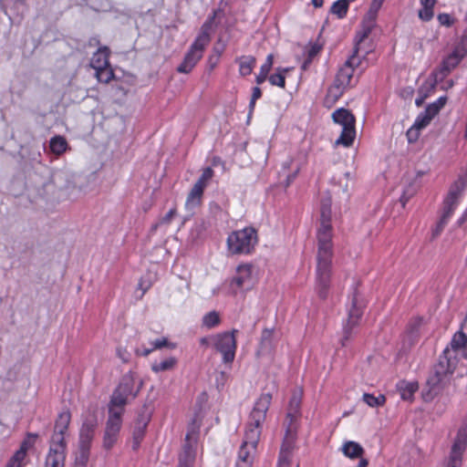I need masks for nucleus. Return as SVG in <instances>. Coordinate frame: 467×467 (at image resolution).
I'll use <instances>...</instances> for the list:
<instances>
[{
	"instance_id": "obj_33",
	"label": "nucleus",
	"mask_w": 467,
	"mask_h": 467,
	"mask_svg": "<svg viewBox=\"0 0 467 467\" xmlns=\"http://www.w3.org/2000/svg\"><path fill=\"white\" fill-rule=\"evenodd\" d=\"M108 51L107 47H104V49H99L97 53L94 54L91 64L92 67L98 70L102 67H109V60H108V54L106 53Z\"/></svg>"
},
{
	"instance_id": "obj_36",
	"label": "nucleus",
	"mask_w": 467,
	"mask_h": 467,
	"mask_svg": "<svg viewBox=\"0 0 467 467\" xmlns=\"http://www.w3.org/2000/svg\"><path fill=\"white\" fill-rule=\"evenodd\" d=\"M70 420V412L67 410L62 411L61 413H59L56 420L54 431L65 433L68 428Z\"/></svg>"
},
{
	"instance_id": "obj_16",
	"label": "nucleus",
	"mask_w": 467,
	"mask_h": 467,
	"mask_svg": "<svg viewBox=\"0 0 467 467\" xmlns=\"http://www.w3.org/2000/svg\"><path fill=\"white\" fill-rule=\"evenodd\" d=\"M98 427V418L96 413L90 412L88 413L80 428L79 431V441H78V447L79 448H85L89 449L91 446V442L93 441V438L95 436V431Z\"/></svg>"
},
{
	"instance_id": "obj_35",
	"label": "nucleus",
	"mask_w": 467,
	"mask_h": 467,
	"mask_svg": "<svg viewBox=\"0 0 467 467\" xmlns=\"http://www.w3.org/2000/svg\"><path fill=\"white\" fill-rule=\"evenodd\" d=\"M272 337H273V330H271V329H265L262 332L260 347H259V350H258L259 354H266L271 351Z\"/></svg>"
},
{
	"instance_id": "obj_15",
	"label": "nucleus",
	"mask_w": 467,
	"mask_h": 467,
	"mask_svg": "<svg viewBox=\"0 0 467 467\" xmlns=\"http://www.w3.org/2000/svg\"><path fill=\"white\" fill-rule=\"evenodd\" d=\"M234 333V331L232 333L225 332L215 337L214 347L223 355L224 363H231L234 359L236 340Z\"/></svg>"
},
{
	"instance_id": "obj_39",
	"label": "nucleus",
	"mask_w": 467,
	"mask_h": 467,
	"mask_svg": "<svg viewBox=\"0 0 467 467\" xmlns=\"http://www.w3.org/2000/svg\"><path fill=\"white\" fill-rule=\"evenodd\" d=\"M362 399L364 402L372 408L382 406L386 401L385 396L381 394L376 397L373 394L364 393Z\"/></svg>"
},
{
	"instance_id": "obj_22",
	"label": "nucleus",
	"mask_w": 467,
	"mask_h": 467,
	"mask_svg": "<svg viewBox=\"0 0 467 467\" xmlns=\"http://www.w3.org/2000/svg\"><path fill=\"white\" fill-rule=\"evenodd\" d=\"M466 446V438L460 431L451 448L450 460L447 467H460L462 455Z\"/></svg>"
},
{
	"instance_id": "obj_38",
	"label": "nucleus",
	"mask_w": 467,
	"mask_h": 467,
	"mask_svg": "<svg viewBox=\"0 0 467 467\" xmlns=\"http://www.w3.org/2000/svg\"><path fill=\"white\" fill-rule=\"evenodd\" d=\"M176 364L175 358H169L161 362H155L152 364L151 368L154 372H162L171 369Z\"/></svg>"
},
{
	"instance_id": "obj_20",
	"label": "nucleus",
	"mask_w": 467,
	"mask_h": 467,
	"mask_svg": "<svg viewBox=\"0 0 467 467\" xmlns=\"http://www.w3.org/2000/svg\"><path fill=\"white\" fill-rule=\"evenodd\" d=\"M301 418V411L298 410L287 409L285 420L284 425L285 427V434L284 439L296 440L297 429L299 426V420Z\"/></svg>"
},
{
	"instance_id": "obj_21",
	"label": "nucleus",
	"mask_w": 467,
	"mask_h": 467,
	"mask_svg": "<svg viewBox=\"0 0 467 467\" xmlns=\"http://www.w3.org/2000/svg\"><path fill=\"white\" fill-rule=\"evenodd\" d=\"M252 285V266L250 265H239L231 285L241 289H249Z\"/></svg>"
},
{
	"instance_id": "obj_1",
	"label": "nucleus",
	"mask_w": 467,
	"mask_h": 467,
	"mask_svg": "<svg viewBox=\"0 0 467 467\" xmlns=\"http://www.w3.org/2000/svg\"><path fill=\"white\" fill-rule=\"evenodd\" d=\"M331 197H323L320 205L319 226L317 230V253L316 281L320 298L325 299L330 284L333 258V228L331 224Z\"/></svg>"
},
{
	"instance_id": "obj_64",
	"label": "nucleus",
	"mask_w": 467,
	"mask_h": 467,
	"mask_svg": "<svg viewBox=\"0 0 467 467\" xmlns=\"http://www.w3.org/2000/svg\"><path fill=\"white\" fill-rule=\"evenodd\" d=\"M368 464V460L361 458L358 463V467H367Z\"/></svg>"
},
{
	"instance_id": "obj_6",
	"label": "nucleus",
	"mask_w": 467,
	"mask_h": 467,
	"mask_svg": "<svg viewBox=\"0 0 467 467\" xmlns=\"http://www.w3.org/2000/svg\"><path fill=\"white\" fill-rule=\"evenodd\" d=\"M360 60L358 56V47L354 48L353 54L345 64L339 68L334 84L329 88L328 93L335 98L340 97L344 90L351 86V80L355 67L359 66Z\"/></svg>"
},
{
	"instance_id": "obj_61",
	"label": "nucleus",
	"mask_w": 467,
	"mask_h": 467,
	"mask_svg": "<svg viewBox=\"0 0 467 467\" xmlns=\"http://www.w3.org/2000/svg\"><path fill=\"white\" fill-rule=\"evenodd\" d=\"M298 171H299V169L297 168L293 174H290V175L287 176V182H286L287 186L294 181V179L296 178Z\"/></svg>"
},
{
	"instance_id": "obj_24",
	"label": "nucleus",
	"mask_w": 467,
	"mask_h": 467,
	"mask_svg": "<svg viewBox=\"0 0 467 467\" xmlns=\"http://www.w3.org/2000/svg\"><path fill=\"white\" fill-rule=\"evenodd\" d=\"M437 80H426L418 89V96L415 99L417 107H421L425 99L434 92Z\"/></svg>"
},
{
	"instance_id": "obj_4",
	"label": "nucleus",
	"mask_w": 467,
	"mask_h": 467,
	"mask_svg": "<svg viewBox=\"0 0 467 467\" xmlns=\"http://www.w3.org/2000/svg\"><path fill=\"white\" fill-rule=\"evenodd\" d=\"M210 29L211 21H207L202 26L199 35L185 54L183 61L177 67L178 72L190 73L202 57L203 52L211 41Z\"/></svg>"
},
{
	"instance_id": "obj_5",
	"label": "nucleus",
	"mask_w": 467,
	"mask_h": 467,
	"mask_svg": "<svg viewBox=\"0 0 467 467\" xmlns=\"http://www.w3.org/2000/svg\"><path fill=\"white\" fill-rule=\"evenodd\" d=\"M257 243V231L254 227L234 231L227 238L228 251L233 254H251Z\"/></svg>"
},
{
	"instance_id": "obj_55",
	"label": "nucleus",
	"mask_w": 467,
	"mask_h": 467,
	"mask_svg": "<svg viewBox=\"0 0 467 467\" xmlns=\"http://www.w3.org/2000/svg\"><path fill=\"white\" fill-rule=\"evenodd\" d=\"M26 453L24 451V449L23 450H17L15 454L12 456V460H14V462H16L18 463H22L23 461L25 460L26 458Z\"/></svg>"
},
{
	"instance_id": "obj_45",
	"label": "nucleus",
	"mask_w": 467,
	"mask_h": 467,
	"mask_svg": "<svg viewBox=\"0 0 467 467\" xmlns=\"http://www.w3.org/2000/svg\"><path fill=\"white\" fill-rule=\"evenodd\" d=\"M301 402H302V390L298 389V390L294 391V393L292 394V397L289 400L287 409H291V410L294 409V410H300Z\"/></svg>"
},
{
	"instance_id": "obj_58",
	"label": "nucleus",
	"mask_w": 467,
	"mask_h": 467,
	"mask_svg": "<svg viewBox=\"0 0 467 467\" xmlns=\"http://www.w3.org/2000/svg\"><path fill=\"white\" fill-rule=\"evenodd\" d=\"M462 50H465V54L467 53V33L463 35L462 37L461 43L458 46Z\"/></svg>"
},
{
	"instance_id": "obj_51",
	"label": "nucleus",
	"mask_w": 467,
	"mask_h": 467,
	"mask_svg": "<svg viewBox=\"0 0 467 467\" xmlns=\"http://www.w3.org/2000/svg\"><path fill=\"white\" fill-rule=\"evenodd\" d=\"M261 96H262V90L260 89V88L254 87L253 88V94H252V98H251V100H250V103H249L250 114L252 113V111L254 109L255 101L258 99H260Z\"/></svg>"
},
{
	"instance_id": "obj_32",
	"label": "nucleus",
	"mask_w": 467,
	"mask_h": 467,
	"mask_svg": "<svg viewBox=\"0 0 467 467\" xmlns=\"http://www.w3.org/2000/svg\"><path fill=\"white\" fill-rule=\"evenodd\" d=\"M255 57L253 56H244L239 58V71L242 76H248L252 73L255 66Z\"/></svg>"
},
{
	"instance_id": "obj_2",
	"label": "nucleus",
	"mask_w": 467,
	"mask_h": 467,
	"mask_svg": "<svg viewBox=\"0 0 467 467\" xmlns=\"http://www.w3.org/2000/svg\"><path fill=\"white\" fill-rule=\"evenodd\" d=\"M271 400L272 395L270 393L262 394L256 400L250 413L244 438L238 451L235 467H252V452L256 450L262 431V423L265 420Z\"/></svg>"
},
{
	"instance_id": "obj_40",
	"label": "nucleus",
	"mask_w": 467,
	"mask_h": 467,
	"mask_svg": "<svg viewBox=\"0 0 467 467\" xmlns=\"http://www.w3.org/2000/svg\"><path fill=\"white\" fill-rule=\"evenodd\" d=\"M89 449L79 448L75 458L74 467H87L89 460Z\"/></svg>"
},
{
	"instance_id": "obj_47",
	"label": "nucleus",
	"mask_w": 467,
	"mask_h": 467,
	"mask_svg": "<svg viewBox=\"0 0 467 467\" xmlns=\"http://www.w3.org/2000/svg\"><path fill=\"white\" fill-rule=\"evenodd\" d=\"M37 434L36 433H28L26 438L23 441L20 445V450L24 449V451L26 453L27 451L34 445L36 439L37 438Z\"/></svg>"
},
{
	"instance_id": "obj_62",
	"label": "nucleus",
	"mask_w": 467,
	"mask_h": 467,
	"mask_svg": "<svg viewBox=\"0 0 467 467\" xmlns=\"http://www.w3.org/2000/svg\"><path fill=\"white\" fill-rule=\"evenodd\" d=\"M466 219H467V209L465 210V212L463 213L462 217L458 220V224L462 225L465 222Z\"/></svg>"
},
{
	"instance_id": "obj_63",
	"label": "nucleus",
	"mask_w": 467,
	"mask_h": 467,
	"mask_svg": "<svg viewBox=\"0 0 467 467\" xmlns=\"http://www.w3.org/2000/svg\"><path fill=\"white\" fill-rule=\"evenodd\" d=\"M466 219H467V209L465 210V212L463 213L462 217L458 220V224L462 225L465 222Z\"/></svg>"
},
{
	"instance_id": "obj_49",
	"label": "nucleus",
	"mask_w": 467,
	"mask_h": 467,
	"mask_svg": "<svg viewBox=\"0 0 467 467\" xmlns=\"http://www.w3.org/2000/svg\"><path fill=\"white\" fill-rule=\"evenodd\" d=\"M449 217L441 214L440 221L438 222L436 227L432 231V237H437L443 230L445 225L448 223Z\"/></svg>"
},
{
	"instance_id": "obj_9",
	"label": "nucleus",
	"mask_w": 467,
	"mask_h": 467,
	"mask_svg": "<svg viewBox=\"0 0 467 467\" xmlns=\"http://www.w3.org/2000/svg\"><path fill=\"white\" fill-rule=\"evenodd\" d=\"M200 424L196 419L188 427L185 443L179 457V467H192L195 460L194 444L196 443Z\"/></svg>"
},
{
	"instance_id": "obj_30",
	"label": "nucleus",
	"mask_w": 467,
	"mask_h": 467,
	"mask_svg": "<svg viewBox=\"0 0 467 467\" xmlns=\"http://www.w3.org/2000/svg\"><path fill=\"white\" fill-rule=\"evenodd\" d=\"M362 29L356 36V45L355 47H358V51L359 50V45L363 42L371 33L373 27L375 26V21L364 18L362 21Z\"/></svg>"
},
{
	"instance_id": "obj_41",
	"label": "nucleus",
	"mask_w": 467,
	"mask_h": 467,
	"mask_svg": "<svg viewBox=\"0 0 467 467\" xmlns=\"http://www.w3.org/2000/svg\"><path fill=\"white\" fill-rule=\"evenodd\" d=\"M220 323V317L216 311H211L202 318V325L208 328L214 327Z\"/></svg>"
},
{
	"instance_id": "obj_12",
	"label": "nucleus",
	"mask_w": 467,
	"mask_h": 467,
	"mask_svg": "<svg viewBox=\"0 0 467 467\" xmlns=\"http://www.w3.org/2000/svg\"><path fill=\"white\" fill-rule=\"evenodd\" d=\"M467 185V176H461L450 187L443 201L442 215L451 217L459 203V200Z\"/></svg>"
},
{
	"instance_id": "obj_19",
	"label": "nucleus",
	"mask_w": 467,
	"mask_h": 467,
	"mask_svg": "<svg viewBox=\"0 0 467 467\" xmlns=\"http://www.w3.org/2000/svg\"><path fill=\"white\" fill-rule=\"evenodd\" d=\"M447 102V97H440L435 102L431 103L427 106L425 110L417 117V125L421 127H427L431 120L440 112V110L445 106Z\"/></svg>"
},
{
	"instance_id": "obj_8",
	"label": "nucleus",
	"mask_w": 467,
	"mask_h": 467,
	"mask_svg": "<svg viewBox=\"0 0 467 467\" xmlns=\"http://www.w3.org/2000/svg\"><path fill=\"white\" fill-rule=\"evenodd\" d=\"M124 409L116 410L115 408H109V418L106 422L102 444L105 450H110L118 441L121 429V415Z\"/></svg>"
},
{
	"instance_id": "obj_57",
	"label": "nucleus",
	"mask_w": 467,
	"mask_h": 467,
	"mask_svg": "<svg viewBox=\"0 0 467 467\" xmlns=\"http://www.w3.org/2000/svg\"><path fill=\"white\" fill-rule=\"evenodd\" d=\"M224 48H225V45L223 43H221L220 41H218L213 47L212 54L217 55V57H220L221 55L223 54V52L224 51Z\"/></svg>"
},
{
	"instance_id": "obj_48",
	"label": "nucleus",
	"mask_w": 467,
	"mask_h": 467,
	"mask_svg": "<svg viewBox=\"0 0 467 467\" xmlns=\"http://www.w3.org/2000/svg\"><path fill=\"white\" fill-rule=\"evenodd\" d=\"M381 5H379L378 3L372 1L368 9V12L365 16L364 18L376 21L377 15L379 10L380 9Z\"/></svg>"
},
{
	"instance_id": "obj_23",
	"label": "nucleus",
	"mask_w": 467,
	"mask_h": 467,
	"mask_svg": "<svg viewBox=\"0 0 467 467\" xmlns=\"http://www.w3.org/2000/svg\"><path fill=\"white\" fill-rule=\"evenodd\" d=\"M295 440L284 439L281 445L277 467H291V459L295 448Z\"/></svg>"
},
{
	"instance_id": "obj_13",
	"label": "nucleus",
	"mask_w": 467,
	"mask_h": 467,
	"mask_svg": "<svg viewBox=\"0 0 467 467\" xmlns=\"http://www.w3.org/2000/svg\"><path fill=\"white\" fill-rule=\"evenodd\" d=\"M213 176V171L212 168L207 167L203 170L201 177L194 183L193 187L192 188L187 196L185 202L186 209L193 210L194 208L201 204L203 191L207 186L208 182L212 179Z\"/></svg>"
},
{
	"instance_id": "obj_28",
	"label": "nucleus",
	"mask_w": 467,
	"mask_h": 467,
	"mask_svg": "<svg viewBox=\"0 0 467 467\" xmlns=\"http://www.w3.org/2000/svg\"><path fill=\"white\" fill-rule=\"evenodd\" d=\"M400 397L403 400H411L418 389L417 382L400 381L397 385Z\"/></svg>"
},
{
	"instance_id": "obj_11",
	"label": "nucleus",
	"mask_w": 467,
	"mask_h": 467,
	"mask_svg": "<svg viewBox=\"0 0 467 467\" xmlns=\"http://www.w3.org/2000/svg\"><path fill=\"white\" fill-rule=\"evenodd\" d=\"M134 379L131 375H124L111 396L109 408L116 410L123 409L126 405L129 396L135 398L139 389L133 392Z\"/></svg>"
},
{
	"instance_id": "obj_42",
	"label": "nucleus",
	"mask_w": 467,
	"mask_h": 467,
	"mask_svg": "<svg viewBox=\"0 0 467 467\" xmlns=\"http://www.w3.org/2000/svg\"><path fill=\"white\" fill-rule=\"evenodd\" d=\"M286 69H278V72L275 74H273L269 77V82L273 86H277L280 88H285V78L283 72H285Z\"/></svg>"
},
{
	"instance_id": "obj_7",
	"label": "nucleus",
	"mask_w": 467,
	"mask_h": 467,
	"mask_svg": "<svg viewBox=\"0 0 467 467\" xmlns=\"http://www.w3.org/2000/svg\"><path fill=\"white\" fill-rule=\"evenodd\" d=\"M332 119L334 122L342 126L341 134L336 140V144L349 147L356 134L355 117L348 109L341 108L333 112Z\"/></svg>"
},
{
	"instance_id": "obj_44",
	"label": "nucleus",
	"mask_w": 467,
	"mask_h": 467,
	"mask_svg": "<svg viewBox=\"0 0 467 467\" xmlns=\"http://www.w3.org/2000/svg\"><path fill=\"white\" fill-rule=\"evenodd\" d=\"M64 432H59V431H54V433L52 435V442H53V448L54 449H61L63 450V452H65V448H66V442H65V438H64Z\"/></svg>"
},
{
	"instance_id": "obj_17",
	"label": "nucleus",
	"mask_w": 467,
	"mask_h": 467,
	"mask_svg": "<svg viewBox=\"0 0 467 467\" xmlns=\"http://www.w3.org/2000/svg\"><path fill=\"white\" fill-rule=\"evenodd\" d=\"M449 350L451 356L455 358V363L458 364L460 357L467 360V336L462 331L456 332L450 343L442 353Z\"/></svg>"
},
{
	"instance_id": "obj_34",
	"label": "nucleus",
	"mask_w": 467,
	"mask_h": 467,
	"mask_svg": "<svg viewBox=\"0 0 467 467\" xmlns=\"http://www.w3.org/2000/svg\"><path fill=\"white\" fill-rule=\"evenodd\" d=\"M274 62V56L269 54L265 59V62L261 66L260 72L256 76L255 81L258 85H261L265 81L268 77V74L272 68Z\"/></svg>"
},
{
	"instance_id": "obj_29",
	"label": "nucleus",
	"mask_w": 467,
	"mask_h": 467,
	"mask_svg": "<svg viewBox=\"0 0 467 467\" xmlns=\"http://www.w3.org/2000/svg\"><path fill=\"white\" fill-rule=\"evenodd\" d=\"M49 149L52 153L61 155L68 149V144L63 136L57 135L50 139Z\"/></svg>"
},
{
	"instance_id": "obj_14",
	"label": "nucleus",
	"mask_w": 467,
	"mask_h": 467,
	"mask_svg": "<svg viewBox=\"0 0 467 467\" xmlns=\"http://www.w3.org/2000/svg\"><path fill=\"white\" fill-rule=\"evenodd\" d=\"M151 413L152 409L148 405H144L137 416L132 431V449L134 451L138 450L144 438L147 426L151 418Z\"/></svg>"
},
{
	"instance_id": "obj_59",
	"label": "nucleus",
	"mask_w": 467,
	"mask_h": 467,
	"mask_svg": "<svg viewBox=\"0 0 467 467\" xmlns=\"http://www.w3.org/2000/svg\"><path fill=\"white\" fill-rule=\"evenodd\" d=\"M150 287V283H145L142 279L139 283V288L142 290V295Z\"/></svg>"
},
{
	"instance_id": "obj_46",
	"label": "nucleus",
	"mask_w": 467,
	"mask_h": 467,
	"mask_svg": "<svg viewBox=\"0 0 467 467\" xmlns=\"http://www.w3.org/2000/svg\"><path fill=\"white\" fill-rule=\"evenodd\" d=\"M424 127L417 125V119L410 129L408 130L406 135L410 143L415 142L420 136V130Z\"/></svg>"
},
{
	"instance_id": "obj_25",
	"label": "nucleus",
	"mask_w": 467,
	"mask_h": 467,
	"mask_svg": "<svg viewBox=\"0 0 467 467\" xmlns=\"http://www.w3.org/2000/svg\"><path fill=\"white\" fill-rule=\"evenodd\" d=\"M64 465L65 452H63V450L50 447L46 459V467H64Z\"/></svg>"
},
{
	"instance_id": "obj_50",
	"label": "nucleus",
	"mask_w": 467,
	"mask_h": 467,
	"mask_svg": "<svg viewBox=\"0 0 467 467\" xmlns=\"http://www.w3.org/2000/svg\"><path fill=\"white\" fill-rule=\"evenodd\" d=\"M321 49H322L321 44H318V43L311 44L306 50L308 62H312V59L320 52Z\"/></svg>"
},
{
	"instance_id": "obj_37",
	"label": "nucleus",
	"mask_w": 467,
	"mask_h": 467,
	"mask_svg": "<svg viewBox=\"0 0 467 467\" xmlns=\"http://www.w3.org/2000/svg\"><path fill=\"white\" fill-rule=\"evenodd\" d=\"M348 10V0H337L331 6V13L338 18H344Z\"/></svg>"
},
{
	"instance_id": "obj_52",
	"label": "nucleus",
	"mask_w": 467,
	"mask_h": 467,
	"mask_svg": "<svg viewBox=\"0 0 467 467\" xmlns=\"http://www.w3.org/2000/svg\"><path fill=\"white\" fill-rule=\"evenodd\" d=\"M176 215V210L171 209L160 221L159 223H156L152 226V230H156L158 225L160 223H170V222L173 219V217Z\"/></svg>"
},
{
	"instance_id": "obj_18",
	"label": "nucleus",
	"mask_w": 467,
	"mask_h": 467,
	"mask_svg": "<svg viewBox=\"0 0 467 467\" xmlns=\"http://www.w3.org/2000/svg\"><path fill=\"white\" fill-rule=\"evenodd\" d=\"M465 55V50H462L457 47L451 55L442 60L439 70L434 73L435 79L438 81V79L441 80L445 78L454 67H457Z\"/></svg>"
},
{
	"instance_id": "obj_43",
	"label": "nucleus",
	"mask_w": 467,
	"mask_h": 467,
	"mask_svg": "<svg viewBox=\"0 0 467 467\" xmlns=\"http://www.w3.org/2000/svg\"><path fill=\"white\" fill-rule=\"evenodd\" d=\"M96 76L99 82L109 83L113 78L114 74L109 67H106L96 70Z\"/></svg>"
},
{
	"instance_id": "obj_3",
	"label": "nucleus",
	"mask_w": 467,
	"mask_h": 467,
	"mask_svg": "<svg viewBox=\"0 0 467 467\" xmlns=\"http://www.w3.org/2000/svg\"><path fill=\"white\" fill-rule=\"evenodd\" d=\"M454 357L447 350L442 353L438 362L433 366L427 379L428 392L426 396L432 399L438 395L448 384H450L451 376L457 368Z\"/></svg>"
},
{
	"instance_id": "obj_53",
	"label": "nucleus",
	"mask_w": 467,
	"mask_h": 467,
	"mask_svg": "<svg viewBox=\"0 0 467 467\" xmlns=\"http://www.w3.org/2000/svg\"><path fill=\"white\" fill-rule=\"evenodd\" d=\"M437 18H438L439 23L441 26H451L453 22L451 16L446 13L439 14Z\"/></svg>"
},
{
	"instance_id": "obj_26",
	"label": "nucleus",
	"mask_w": 467,
	"mask_h": 467,
	"mask_svg": "<svg viewBox=\"0 0 467 467\" xmlns=\"http://www.w3.org/2000/svg\"><path fill=\"white\" fill-rule=\"evenodd\" d=\"M150 344L152 346L151 348H138L136 350V353L138 355H141V356L147 357L154 349H160V348H162L164 347L169 348H175V344L169 342L166 337L157 338L154 341H152Z\"/></svg>"
},
{
	"instance_id": "obj_60",
	"label": "nucleus",
	"mask_w": 467,
	"mask_h": 467,
	"mask_svg": "<svg viewBox=\"0 0 467 467\" xmlns=\"http://www.w3.org/2000/svg\"><path fill=\"white\" fill-rule=\"evenodd\" d=\"M23 463H18L14 462V460L10 459L6 463L5 467H22Z\"/></svg>"
},
{
	"instance_id": "obj_27",
	"label": "nucleus",
	"mask_w": 467,
	"mask_h": 467,
	"mask_svg": "<svg viewBox=\"0 0 467 467\" xmlns=\"http://www.w3.org/2000/svg\"><path fill=\"white\" fill-rule=\"evenodd\" d=\"M342 451L347 457L350 459H357L362 457L364 449L359 443L349 441L343 444Z\"/></svg>"
},
{
	"instance_id": "obj_10",
	"label": "nucleus",
	"mask_w": 467,
	"mask_h": 467,
	"mask_svg": "<svg viewBox=\"0 0 467 467\" xmlns=\"http://www.w3.org/2000/svg\"><path fill=\"white\" fill-rule=\"evenodd\" d=\"M364 306V302L357 288H355L351 298V304L348 310V321L343 328L344 336L341 339L342 346H345L346 341L348 340L351 335L352 329L358 324L363 314Z\"/></svg>"
},
{
	"instance_id": "obj_31",
	"label": "nucleus",
	"mask_w": 467,
	"mask_h": 467,
	"mask_svg": "<svg viewBox=\"0 0 467 467\" xmlns=\"http://www.w3.org/2000/svg\"><path fill=\"white\" fill-rule=\"evenodd\" d=\"M420 2L422 8L419 11V17L426 22L431 20L434 16L433 8L436 0H420Z\"/></svg>"
},
{
	"instance_id": "obj_56",
	"label": "nucleus",
	"mask_w": 467,
	"mask_h": 467,
	"mask_svg": "<svg viewBox=\"0 0 467 467\" xmlns=\"http://www.w3.org/2000/svg\"><path fill=\"white\" fill-rule=\"evenodd\" d=\"M220 57L217 55L211 54L207 59V65L210 70H213L218 64Z\"/></svg>"
},
{
	"instance_id": "obj_54",
	"label": "nucleus",
	"mask_w": 467,
	"mask_h": 467,
	"mask_svg": "<svg viewBox=\"0 0 467 467\" xmlns=\"http://www.w3.org/2000/svg\"><path fill=\"white\" fill-rule=\"evenodd\" d=\"M414 192V189H407L403 192V194L400 196V199L403 207L405 206L406 202L413 196Z\"/></svg>"
}]
</instances>
